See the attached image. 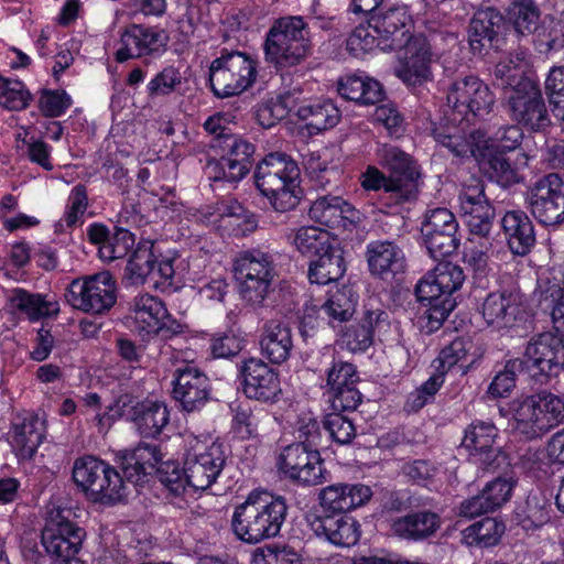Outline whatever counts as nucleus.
I'll return each instance as SVG.
<instances>
[{"instance_id": "680f3d73", "label": "nucleus", "mask_w": 564, "mask_h": 564, "mask_svg": "<svg viewBox=\"0 0 564 564\" xmlns=\"http://www.w3.org/2000/svg\"><path fill=\"white\" fill-rule=\"evenodd\" d=\"M323 424L329 436L338 444H349L356 436L352 421L339 412L327 413Z\"/></svg>"}, {"instance_id": "4468645a", "label": "nucleus", "mask_w": 564, "mask_h": 564, "mask_svg": "<svg viewBox=\"0 0 564 564\" xmlns=\"http://www.w3.org/2000/svg\"><path fill=\"white\" fill-rule=\"evenodd\" d=\"M508 106L511 118L532 131H541L551 122L540 87L532 79L520 80L510 90Z\"/></svg>"}, {"instance_id": "ea45409f", "label": "nucleus", "mask_w": 564, "mask_h": 564, "mask_svg": "<svg viewBox=\"0 0 564 564\" xmlns=\"http://www.w3.org/2000/svg\"><path fill=\"white\" fill-rule=\"evenodd\" d=\"M297 116L305 121L307 129L321 132L335 127L340 120V110L330 99L318 100L303 105L297 109Z\"/></svg>"}, {"instance_id": "0e129e2a", "label": "nucleus", "mask_w": 564, "mask_h": 564, "mask_svg": "<svg viewBox=\"0 0 564 564\" xmlns=\"http://www.w3.org/2000/svg\"><path fill=\"white\" fill-rule=\"evenodd\" d=\"M182 84V75L174 66L164 67L147 85L149 97L167 96Z\"/></svg>"}, {"instance_id": "4c0bfd02", "label": "nucleus", "mask_w": 564, "mask_h": 564, "mask_svg": "<svg viewBox=\"0 0 564 564\" xmlns=\"http://www.w3.org/2000/svg\"><path fill=\"white\" fill-rule=\"evenodd\" d=\"M12 308L25 314L31 321L55 316L59 313V304L55 300L41 294H33L23 289H14L10 296Z\"/></svg>"}, {"instance_id": "6ab92c4d", "label": "nucleus", "mask_w": 564, "mask_h": 564, "mask_svg": "<svg viewBox=\"0 0 564 564\" xmlns=\"http://www.w3.org/2000/svg\"><path fill=\"white\" fill-rule=\"evenodd\" d=\"M242 388L249 399L273 402L281 393L279 375L262 359L251 357L239 365Z\"/></svg>"}, {"instance_id": "9d476101", "label": "nucleus", "mask_w": 564, "mask_h": 564, "mask_svg": "<svg viewBox=\"0 0 564 564\" xmlns=\"http://www.w3.org/2000/svg\"><path fill=\"white\" fill-rule=\"evenodd\" d=\"M117 282L109 271L74 279L66 289L65 300L75 310L101 315L117 302Z\"/></svg>"}, {"instance_id": "2eb2a0df", "label": "nucleus", "mask_w": 564, "mask_h": 564, "mask_svg": "<svg viewBox=\"0 0 564 564\" xmlns=\"http://www.w3.org/2000/svg\"><path fill=\"white\" fill-rule=\"evenodd\" d=\"M458 224L447 208L431 209L422 223L421 234L429 254L441 260L455 252L459 245Z\"/></svg>"}, {"instance_id": "f03ea898", "label": "nucleus", "mask_w": 564, "mask_h": 564, "mask_svg": "<svg viewBox=\"0 0 564 564\" xmlns=\"http://www.w3.org/2000/svg\"><path fill=\"white\" fill-rule=\"evenodd\" d=\"M264 62L276 72L303 64L313 52L311 30L301 15L274 19L262 43Z\"/></svg>"}, {"instance_id": "603ef678", "label": "nucleus", "mask_w": 564, "mask_h": 564, "mask_svg": "<svg viewBox=\"0 0 564 564\" xmlns=\"http://www.w3.org/2000/svg\"><path fill=\"white\" fill-rule=\"evenodd\" d=\"M32 100V95L24 83L0 76V106L11 110L25 109Z\"/></svg>"}, {"instance_id": "4d7b16f0", "label": "nucleus", "mask_w": 564, "mask_h": 564, "mask_svg": "<svg viewBox=\"0 0 564 564\" xmlns=\"http://www.w3.org/2000/svg\"><path fill=\"white\" fill-rule=\"evenodd\" d=\"M293 434L297 440L295 443L318 448L322 440V431L317 417L311 411H303L297 414L293 424Z\"/></svg>"}, {"instance_id": "a19ab883", "label": "nucleus", "mask_w": 564, "mask_h": 564, "mask_svg": "<svg viewBox=\"0 0 564 564\" xmlns=\"http://www.w3.org/2000/svg\"><path fill=\"white\" fill-rule=\"evenodd\" d=\"M502 17L491 9L477 12L469 24L468 41L473 52L480 53L481 50L491 44L498 34Z\"/></svg>"}, {"instance_id": "bf43d9fd", "label": "nucleus", "mask_w": 564, "mask_h": 564, "mask_svg": "<svg viewBox=\"0 0 564 564\" xmlns=\"http://www.w3.org/2000/svg\"><path fill=\"white\" fill-rule=\"evenodd\" d=\"M510 15L519 34H531L538 28L540 12L533 0L513 2Z\"/></svg>"}, {"instance_id": "9b49d317", "label": "nucleus", "mask_w": 564, "mask_h": 564, "mask_svg": "<svg viewBox=\"0 0 564 564\" xmlns=\"http://www.w3.org/2000/svg\"><path fill=\"white\" fill-rule=\"evenodd\" d=\"M73 511L69 508H52L47 514L42 531V545L47 555L56 562L76 558L79 552L85 531L72 521Z\"/></svg>"}, {"instance_id": "dca6fc26", "label": "nucleus", "mask_w": 564, "mask_h": 564, "mask_svg": "<svg viewBox=\"0 0 564 564\" xmlns=\"http://www.w3.org/2000/svg\"><path fill=\"white\" fill-rule=\"evenodd\" d=\"M494 102L489 87L473 75L456 79L447 91V105L462 116V120L488 113Z\"/></svg>"}, {"instance_id": "a18cd8bd", "label": "nucleus", "mask_w": 564, "mask_h": 564, "mask_svg": "<svg viewBox=\"0 0 564 564\" xmlns=\"http://www.w3.org/2000/svg\"><path fill=\"white\" fill-rule=\"evenodd\" d=\"M337 240L327 230L314 226H303L296 229L292 243L303 256L315 257Z\"/></svg>"}, {"instance_id": "39448f33", "label": "nucleus", "mask_w": 564, "mask_h": 564, "mask_svg": "<svg viewBox=\"0 0 564 564\" xmlns=\"http://www.w3.org/2000/svg\"><path fill=\"white\" fill-rule=\"evenodd\" d=\"M254 183L275 212L286 213L300 202V169L283 152L267 154L256 166Z\"/></svg>"}, {"instance_id": "f8f14e48", "label": "nucleus", "mask_w": 564, "mask_h": 564, "mask_svg": "<svg viewBox=\"0 0 564 564\" xmlns=\"http://www.w3.org/2000/svg\"><path fill=\"white\" fill-rule=\"evenodd\" d=\"M276 466L285 478L302 486H316L326 480L319 449L303 443H292L283 447Z\"/></svg>"}, {"instance_id": "7ed1b4c3", "label": "nucleus", "mask_w": 564, "mask_h": 564, "mask_svg": "<svg viewBox=\"0 0 564 564\" xmlns=\"http://www.w3.org/2000/svg\"><path fill=\"white\" fill-rule=\"evenodd\" d=\"M286 513L284 498L251 492L245 502L235 508L231 528L240 541L257 544L280 533Z\"/></svg>"}, {"instance_id": "774afa93", "label": "nucleus", "mask_w": 564, "mask_h": 564, "mask_svg": "<svg viewBox=\"0 0 564 564\" xmlns=\"http://www.w3.org/2000/svg\"><path fill=\"white\" fill-rule=\"evenodd\" d=\"M263 564H303L301 553L286 544L267 545L261 553Z\"/></svg>"}, {"instance_id": "c756f323", "label": "nucleus", "mask_w": 564, "mask_h": 564, "mask_svg": "<svg viewBox=\"0 0 564 564\" xmlns=\"http://www.w3.org/2000/svg\"><path fill=\"white\" fill-rule=\"evenodd\" d=\"M502 234L510 251L524 257L535 245L534 226L522 210H509L501 218Z\"/></svg>"}, {"instance_id": "3c124183", "label": "nucleus", "mask_w": 564, "mask_h": 564, "mask_svg": "<svg viewBox=\"0 0 564 564\" xmlns=\"http://www.w3.org/2000/svg\"><path fill=\"white\" fill-rule=\"evenodd\" d=\"M127 278L132 284H142L147 276L155 272V257L152 246L139 243L128 261Z\"/></svg>"}, {"instance_id": "6e6d98bb", "label": "nucleus", "mask_w": 564, "mask_h": 564, "mask_svg": "<svg viewBox=\"0 0 564 564\" xmlns=\"http://www.w3.org/2000/svg\"><path fill=\"white\" fill-rule=\"evenodd\" d=\"M156 477L167 492L175 497L183 495L191 487L186 466L181 468L175 462L161 463L156 469Z\"/></svg>"}, {"instance_id": "e433bc0d", "label": "nucleus", "mask_w": 564, "mask_h": 564, "mask_svg": "<svg viewBox=\"0 0 564 564\" xmlns=\"http://www.w3.org/2000/svg\"><path fill=\"white\" fill-rule=\"evenodd\" d=\"M131 314L139 334L152 335L162 318L167 317V308L159 297L141 294L134 297Z\"/></svg>"}, {"instance_id": "a878e982", "label": "nucleus", "mask_w": 564, "mask_h": 564, "mask_svg": "<svg viewBox=\"0 0 564 564\" xmlns=\"http://www.w3.org/2000/svg\"><path fill=\"white\" fill-rule=\"evenodd\" d=\"M311 529L321 538L339 547L357 544L361 530L359 522L347 514H325L311 522Z\"/></svg>"}, {"instance_id": "c85d7f7f", "label": "nucleus", "mask_w": 564, "mask_h": 564, "mask_svg": "<svg viewBox=\"0 0 564 564\" xmlns=\"http://www.w3.org/2000/svg\"><path fill=\"white\" fill-rule=\"evenodd\" d=\"M121 469L129 485H141L148 475L156 470L163 455L155 444L140 443L122 454Z\"/></svg>"}, {"instance_id": "5701e85b", "label": "nucleus", "mask_w": 564, "mask_h": 564, "mask_svg": "<svg viewBox=\"0 0 564 564\" xmlns=\"http://www.w3.org/2000/svg\"><path fill=\"white\" fill-rule=\"evenodd\" d=\"M310 218L329 228L351 229L362 221V213L340 196L322 195L311 205Z\"/></svg>"}, {"instance_id": "412c9836", "label": "nucleus", "mask_w": 564, "mask_h": 564, "mask_svg": "<svg viewBox=\"0 0 564 564\" xmlns=\"http://www.w3.org/2000/svg\"><path fill=\"white\" fill-rule=\"evenodd\" d=\"M173 397L184 411H199L210 397L208 377L193 366L177 368L173 380Z\"/></svg>"}, {"instance_id": "423d86ee", "label": "nucleus", "mask_w": 564, "mask_h": 564, "mask_svg": "<svg viewBox=\"0 0 564 564\" xmlns=\"http://www.w3.org/2000/svg\"><path fill=\"white\" fill-rule=\"evenodd\" d=\"M512 430L527 440H536L564 423V397L540 391L510 403Z\"/></svg>"}, {"instance_id": "cd10ccee", "label": "nucleus", "mask_w": 564, "mask_h": 564, "mask_svg": "<svg viewBox=\"0 0 564 564\" xmlns=\"http://www.w3.org/2000/svg\"><path fill=\"white\" fill-rule=\"evenodd\" d=\"M520 294L505 290L487 294L480 312L487 325L501 329L514 324L520 313Z\"/></svg>"}, {"instance_id": "72a5a7b5", "label": "nucleus", "mask_w": 564, "mask_h": 564, "mask_svg": "<svg viewBox=\"0 0 564 564\" xmlns=\"http://www.w3.org/2000/svg\"><path fill=\"white\" fill-rule=\"evenodd\" d=\"M262 354L272 364H282L289 359L293 349L291 328L288 324L271 319L264 323L260 339Z\"/></svg>"}, {"instance_id": "f3484780", "label": "nucleus", "mask_w": 564, "mask_h": 564, "mask_svg": "<svg viewBox=\"0 0 564 564\" xmlns=\"http://www.w3.org/2000/svg\"><path fill=\"white\" fill-rule=\"evenodd\" d=\"M227 449L223 443L194 448L185 459L191 488L206 490L216 482L227 460Z\"/></svg>"}, {"instance_id": "8fccbe9b", "label": "nucleus", "mask_w": 564, "mask_h": 564, "mask_svg": "<svg viewBox=\"0 0 564 564\" xmlns=\"http://www.w3.org/2000/svg\"><path fill=\"white\" fill-rule=\"evenodd\" d=\"M505 531V524L495 518H484L467 527L463 538L468 545L492 546L497 544Z\"/></svg>"}, {"instance_id": "a211bd4d", "label": "nucleus", "mask_w": 564, "mask_h": 564, "mask_svg": "<svg viewBox=\"0 0 564 564\" xmlns=\"http://www.w3.org/2000/svg\"><path fill=\"white\" fill-rule=\"evenodd\" d=\"M167 41V34L161 29L132 24L121 34V46L117 50L116 58L121 63L130 58L160 56Z\"/></svg>"}, {"instance_id": "6e6552de", "label": "nucleus", "mask_w": 564, "mask_h": 564, "mask_svg": "<svg viewBox=\"0 0 564 564\" xmlns=\"http://www.w3.org/2000/svg\"><path fill=\"white\" fill-rule=\"evenodd\" d=\"M258 63L249 54L240 51L223 50L212 61L208 69L209 86L217 98H228L242 94L257 79Z\"/></svg>"}, {"instance_id": "338daca9", "label": "nucleus", "mask_w": 564, "mask_h": 564, "mask_svg": "<svg viewBox=\"0 0 564 564\" xmlns=\"http://www.w3.org/2000/svg\"><path fill=\"white\" fill-rule=\"evenodd\" d=\"M489 175L503 187L519 182L517 167L502 152H496L488 159Z\"/></svg>"}, {"instance_id": "052dcab7", "label": "nucleus", "mask_w": 564, "mask_h": 564, "mask_svg": "<svg viewBox=\"0 0 564 564\" xmlns=\"http://www.w3.org/2000/svg\"><path fill=\"white\" fill-rule=\"evenodd\" d=\"M522 370L519 359L508 360L505 368L499 371L488 387V393L494 398L507 397L516 387V379Z\"/></svg>"}, {"instance_id": "1a4fd4ad", "label": "nucleus", "mask_w": 564, "mask_h": 564, "mask_svg": "<svg viewBox=\"0 0 564 564\" xmlns=\"http://www.w3.org/2000/svg\"><path fill=\"white\" fill-rule=\"evenodd\" d=\"M234 273L243 300L261 304L269 294L276 275L272 254L260 249H250L237 254Z\"/></svg>"}, {"instance_id": "bb28decb", "label": "nucleus", "mask_w": 564, "mask_h": 564, "mask_svg": "<svg viewBox=\"0 0 564 564\" xmlns=\"http://www.w3.org/2000/svg\"><path fill=\"white\" fill-rule=\"evenodd\" d=\"M10 433L15 455L30 459L45 438V422L37 414L26 412L14 419Z\"/></svg>"}, {"instance_id": "4be33fe9", "label": "nucleus", "mask_w": 564, "mask_h": 564, "mask_svg": "<svg viewBox=\"0 0 564 564\" xmlns=\"http://www.w3.org/2000/svg\"><path fill=\"white\" fill-rule=\"evenodd\" d=\"M556 339L549 333L533 337L527 345L523 358H518L522 370L528 376L543 383L551 376L557 375L560 362L556 358L554 344Z\"/></svg>"}, {"instance_id": "0eeeda50", "label": "nucleus", "mask_w": 564, "mask_h": 564, "mask_svg": "<svg viewBox=\"0 0 564 564\" xmlns=\"http://www.w3.org/2000/svg\"><path fill=\"white\" fill-rule=\"evenodd\" d=\"M72 477L85 497L97 503L112 506L129 494V482L108 462L97 456L84 455L75 459Z\"/></svg>"}, {"instance_id": "864d4df0", "label": "nucleus", "mask_w": 564, "mask_h": 564, "mask_svg": "<svg viewBox=\"0 0 564 564\" xmlns=\"http://www.w3.org/2000/svg\"><path fill=\"white\" fill-rule=\"evenodd\" d=\"M135 245L134 235L127 228L117 226L102 247H98L101 260L110 262L124 258Z\"/></svg>"}, {"instance_id": "20e7f679", "label": "nucleus", "mask_w": 564, "mask_h": 564, "mask_svg": "<svg viewBox=\"0 0 564 564\" xmlns=\"http://www.w3.org/2000/svg\"><path fill=\"white\" fill-rule=\"evenodd\" d=\"M465 281L463 269L448 261H441L424 275L415 288L417 301L424 305V327L429 333L437 330L449 313L455 308L456 301L453 294L458 291Z\"/></svg>"}, {"instance_id": "7c9ffc66", "label": "nucleus", "mask_w": 564, "mask_h": 564, "mask_svg": "<svg viewBox=\"0 0 564 564\" xmlns=\"http://www.w3.org/2000/svg\"><path fill=\"white\" fill-rule=\"evenodd\" d=\"M360 185L365 191L378 192L383 189L398 203L414 199L419 193V184L403 182L401 178L387 176L377 166L368 165L359 176Z\"/></svg>"}, {"instance_id": "49530a36", "label": "nucleus", "mask_w": 564, "mask_h": 564, "mask_svg": "<svg viewBox=\"0 0 564 564\" xmlns=\"http://www.w3.org/2000/svg\"><path fill=\"white\" fill-rule=\"evenodd\" d=\"M358 296L350 286H343L330 292L322 311L330 323L348 321L355 313Z\"/></svg>"}, {"instance_id": "ddd939ff", "label": "nucleus", "mask_w": 564, "mask_h": 564, "mask_svg": "<svg viewBox=\"0 0 564 564\" xmlns=\"http://www.w3.org/2000/svg\"><path fill=\"white\" fill-rule=\"evenodd\" d=\"M531 214L544 226L564 221V180L557 173L539 178L528 191Z\"/></svg>"}, {"instance_id": "f704fd0d", "label": "nucleus", "mask_w": 564, "mask_h": 564, "mask_svg": "<svg viewBox=\"0 0 564 564\" xmlns=\"http://www.w3.org/2000/svg\"><path fill=\"white\" fill-rule=\"evenodd\" d=\"M315 257L316 259L311 261L308 268L307 275L311 283L325 285L344 275L346 265L343 250L337 241Z\"/></svg>"}, {"instance_id": "aec40b11", "label": "nucleus", "mask_w": 564, "mask_h": 564, "mask_svg": "<svg viewBox=\"0 0 564 564\" xmlns=\"http://www.w3.org/2000/svg\"><path fill=\"white\" fill-rule=\"evenodd\" d=\"M459 208L469 232L474 237H486L492 228L495 210L486 198L484 185L475 180L464 185L459 196Z\"/></svg>"}, {"instance_id": "79ce46f5", "label": "nucleus", "mask_w": 564, "mask_h": 564, "mask_svg": "<svg viewBox=\"0 0 564 564\" xmlns=\"http://www.w3.org/2000/svg\"><path fill=\"white\" fill-rule=\"evenodd\" d=\"M376 156L381 166L387 167L394 174L404 176L406 178L404 182L417 184L420 173L415 161L400 148L390 143L378 144Z\"/></svg>"}, {"instance_id": "b1692460", "label": "nucleus", "mask_w": 564, "mask_h": 564, "mask_svg": "<svg viewBox=\"0 0 564 564\" xmlns=\"http://www.w3.org/2000/svg\"><path fill=\"white\" fill-rule=\"evenodd\" d=\"M372 490L364 484L337 482L324 487L318 494L319 506L325 514H345L367 503Z\"/></svg>"}, {"instance_id": "09e8293b", "label": "nucleus", "mask_w": 564, "mask_h": 564, "mask_svg": "<svg viewBox=\"0 0 564 564\" xmlns=\"http://www.w3.org/2000/svg\"><path fill=\"white\" fill-rule=\"evenodd\" d=\"M87 208V188L84 184H77L68 195L64 216L56 223V230L63 232L82 225Z\"/></svg>"}, {"instance_id": "393cba45", "label": "nucleus", "mask_w": 564, "mask_h": 564, "mask_svg": "<svg viewBox=\"0 0 564 564\" xmlns=\"http://www.w3.org/2000/svg\"><path fill=\"white\" fill-rule=\"evenodd\" d=\"M497 427L489 422H474L465 431L463 446L476 464L484 468H496L500 448L496 446Z\"/></svg>"}, {"instance_id": "69168bd1", "label": "nucleus", "mask_w": 564, "mask_h": 564, "mask_svg": "<svg viewBox=\"0 0 564 564\" xmlns=\"http://www.w3.org/2000/svg\"><path fill=\"white\" fill-rule=\"evenodd\" d=\"M467 343L463 338L454 339L448 346L444 347L438 357L433 361L435 368L434 375L444 376L467 355Z\"/></svg>"}, {"instance_id": "13d9d810", "label": "nucleus", "mask_w": 564, "mask_h": 564, "mask_svg": "<svg viewBox=\"0 0 564 564\" xmlns=\"http://www.w3.org/2000/svg\"><path fill=\"white\" fill-rule=\"evenodd\" d=\"M379 48L381 51L380 36L370 26L369 19L367 24H360L351 32L347 39V50L356 57Z\"/></svg>"}, {"instance_id": "58836bf2", "label": "nucleus", "mask_w": 564, "mask_h": 564, "mask_svg": "<svg viewBox=\"0 0 564 564\" xmlns=\"http://www.w3.org/2000/svg\"><path fill=\"white\" fill-rule=\"evenodd\" d=\"M131 420L134 422L141 436L155 437L169 423L170 413L164 403L147 401L135 406L134 415H131Z\"/></svg>"}, {"instance_id": "5fc2aeb1", "label": "nucleus", "mask_w": 564, "mask_h": 564, "mask_svg": "<svg viewBox=\"0 0 564 564\" xmlns=\"http://www.w3.org/2000/svg\"><path fill=\"white\" fill-rule=\"evenodd\" d=\"M217 215L226 224L234 227L236 234L246 235L253 231L257 223L237 200L221 202L217 206Z\"/></svg>"}, {"instance_id": "473e14b6", "label": "nucleus", "mask_w": 564, "mask_h": 564, "mask_svg": "<svg viewBox=\"0 0 564 564\" xmlns=\"http://www.w3.org/2000/svg\"><path fill=\"white\" fill-rule=\"evenodd\" d=\"M366 258L370 272L373 275L386 278L395 275L404 267L402 250L391 241H371L366 248Z\"/></svg>"}, {"instance_id": "2f4dec72", "label": "nucleus", "mask_w": 564, "mask_h": 564, "mask_svg": "<svg viewBox=\"0 0 564 564\" xmlns=\"http://www.w3.org/2000/svg\"><path fill=\"white\" fill-rule=\"evenodd\" d=\"M390 527L392 533L401 539L422 541L435 534L441 527V518L435 512L423 510L395 518Z\"/></svg>"}, {"instance_id": "c9c22d12", "label": "nucleus", "mask_w": 564, "mask_h": 564, "mask_svg": "<svg viewBox=\"0 0 564 564\" xmlns=\"http://www.w3.org/2000/svg\"><path fill=\"white\" fill-rule=\"evenodd\" d=\"M338 93L347 100L359 105H375L382 100L380 83L362 74L344 76L338 82Z\"/></svg>"}, {"instance_id": "f257e3e1", "label": "nucleus", "mask_w": 564, "mask_h": 564, "mask_svg": "<svg viewBox=\"0 0 564 564\" xmlns=\"http://www.w3.org/2000/svg\"><path fill=\"white\" fill-rule=\"evenodd\" d=\"M380 36L381 51H401L394 74L404 84L415 86L431 78L432 53L426 37L410 34L412 17L409 8L394 4L381 8L368 18Z\"/></svg>"}, {"instance_id": "c03bdc74", "label": "nucleus", "mask_w": 564, "mask_h": 564, "mask_svg": "<svg viewBox=\"0 0 564 564\" xmlns=\"http://www.w3.org/2000/svg\"><path fill=\"white\" fill-rule=\"evenodd\" d=\"M551 519V505L542 494H530L516 511V520L525 531L539 529Z\"/></svg>"}, {"instance_id": "37998d69", "label": "nucleus", "mask_w": 564, "mask_h": 564, "mask_svg": "<svg viewBox=\"0 0 564 564\" xmlns=\"http://www.w3.org/2000/svg\"><path fill=\"white\" fill-rule=\"evenodd\" d=\"M544 293L553 326L558 334L564 335V263L552 269Z\"/></svg>"}, {"instance_id": "de8ad7c7", "label": "nucleus", "mask_w": 564, "mask_h": 564, "mask_svg": "<svg viewBox=\"0 0 564 564\" xmlns=\"http://www.w3.org/2000/svg\"><path fill=\"white\" fill-rule=\"evenodd\" d=\"M204 173L212 183H239L247 174L246 165L231 161L223 155L219 159L210 158L204 166Z\"/></svg>"}, {"instance_id": "e2e57ef3", "label": "nucleus", "mask_w": 564, "mask_h": 564, "mask_svg": "<svg viewBox=\"0 0 564 564\" xmlns=\"http://www.w3.org/2000/svg\"><path fill=\"white\" fill-rule=\"evenodd\" d=\"M443 383L442 375H432L425 382L408 395L404 409L408 412H417L434 400L436 392Z\"/></svg>"}]
</instances>
